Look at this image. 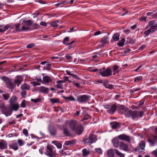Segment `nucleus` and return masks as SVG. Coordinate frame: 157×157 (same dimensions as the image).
Returning <instances> with one entry per match:
<instances>
[{
    "label": "nucleus",
    "mask_w": 157,
    "mask_h": 157,
    "mask_svg": "<svg viewBox=\"0 0 157 157\" xmlns=\"http://www.w3.org/2000/svg\"><path fill=\"white\" fill-rule=\"evenodd\" d=\"M57 84L56 86L58 88L62 89L63 88V85L62 83H65V81L63 80H60L57 82Z\"/></svg>",
    "instance_id": "26"
},
{
    "label": "nucleus",
    "mask_w": 157,
    "mask_h": 157,
    "mask_svg": "<svg viewBox=\"0 0 157 157\" xmlns=\"http://www.w3.org/2000/svg\"><path fill=\"white\" fill-rule=\"evenodd\" d=\"M69 40V38L68 37H66L63 39V44H66L67 43H65V42Z\"/></svg>",
    "instance_id": "52"
},
{
    "label": "nucleus",
    "mask_w": 157,
    "mask_h": 157,
    "mask_svg": "<svg viewBox=\"0 0 157 157\" xmlns=\"http://www.w3.org/2000/svg\"><path fill=\"white\" fill-rule=\"evenodd\" d=\"M119 108L120 109L122 110L124 112H126L125 115H127V113L128 111H129L128 110L127 108L121 105L119 107Z\"/></svg>",
    "instance_id": "33"
},
{
    "label": "nucleus",
    "mask_w": 157,
    "mask_h": 157,
    "mask_svg": "<svg viewBox=\"0 0 157 157\" xmlns=\"http://www.w3.org/2000/svg\"><path fill=\"white\" fill-rule=\"evenodd\" d=\"M2 96L5 100H7L10 97V95L9 94H2Z\"/></svg>",
    "instance_id": "42"
},
{
    "label": "nucleus",
    "mask_w": 157,
    "mask_h": 157,
    "mask_svg": "<svg viewBox=\"0 0 157 157\" xmlns=\"http://www.w3.org/2000/svg\"><path fill=\"white\" fill-rule=\"evenodd\" d=\"M44 150V147H40V149L39 150V151L41 154H42L43 153Z\"/></svg>",
    "instance_id": "60"
},
{
    "label": "nucleus",
    "mask_w": 157,
    "mask_h": 157,
    "mask_svg": "<svg viewBox=\"0 0 157 157\" xmlns=\"http://www.w3.org/2000/svg\"><path fill=\"white\" fill-rule=\"evenodd\" d=\"M117 107L115 105H110L109 109H108L107 111L109 113L113 114L115 112Z\"/></svg>",
    "instance_id": "20"
},
{
    "label": "nucleus",
    "mask_w": 157,
    "mask_h": 157,
    "mask_svg": "<svg viewBox=\"0 0 157 157\" xmlns=\"http://www.w3.org/2000/svg\"><path fill=\"white\" fill-rule=\"evenodd\" d=\"M115 154L120 157H124V155L117 149H110L107 151V155L109 157H115Z\"/></svg>",
    "instance_id": "3"
},
{
    "label": "nucleus",
    "mask_w": 157,
    "mask_h": 157,
    "mask_svg": "<svg viewBox=\"0 0 157 157\" xmlns=\"http://www.w3.org/2000/svg\"><path fill=\"white\" fill-rule=\"evenodd\" d=\"M56 146L58 148L60 149L62 148V145L61 144H60V143H58L56 144Z\"/></svg>",
    "instance_id": "57"
},
{
    "label": "nucleus",
    "mask_w": 157,
    "mask_h": 157,
    "mask_svg": "<svg viewBox=\"0 0 157 157\" xmlns=\"http://www.w3.org/2000/svg\"><path fill=\"white\" fill-rule=\"evenodd\" d=\"M147 17H141L139 18V20L141 21H146V19Z\"/></svg>",
    "instance_id": "53"
},
{
    "label": "nucleus",
    "mask_w": 157,
    "mask_h": 157,
    "mask_svg": "<svg viewBox=\"0 0 157 157\" xmlns=\"http://www.w3.org/2000/svg\"><path fill=\"white\" fill-rule=\"evenodd\" d=\"M110 124L112 128L114 129L117 128L119 126V123L116 122H111Z\"/></svg>",
    "instance_id": "29"
},
{
    "label": "nucleus",
    "mask_w": 157,
    "mask_h": 157,
    "mask_svg": "<svg viewBox=\"0 0 157 157\" xmlns=\"http://www.w3.org/2000/svg\"><path fill=\"white\" fill-rule=\"evenodd\" d=\"M152 140H153L154 142H155V144L157 141V136H153L152 138Z\"/></svg>",
    "instance_id": "55"
},
{
    "label": "nucleus",
    "mask_w": 157,
    "mask_h": 157,
    "mask_svg": "<svg viewBox=\"0 0 157 157\" xmlns=\"http://www.w3.org/2000/svg\"><path fill=\"white\" fill-rule=\"evenodd\" d=\"M59 21L58 20L54 21L50 23L51 25L53 27H55L57 26L59 23Z\"/></svg>",
    "instance_id": "30"
},
{
    "label": "nucleus",
    "mask_w": 157,
    "mask_h": 157,
    "mask_svg": "<svg viewBox=\"0 0 157 157\" xmlns=\"http://www.w3.org/2000/svg\"><path fill=\"white\" fill-rule=\"evenodd\" d=\"M120 35L117 33L114 34L112 38L115 41H117L119 39Z\"/></svg>",
    "instance_id": "31"
},
{
    "label": "nucleus",
    "mask_w": 157,
    "mask_h": 157,
    "mask_svg": "<svg viewBox=\"0 0 157 157\" xmlns=\"http://www.w3.org/2000/svg\"><path fill=\"white\" fill-rule=\"evenodd\" d=\"M10 147L15 151L18 149V147L17 144L16 142H13L10 145Z\"/></svg>",
    "instance_id": "25"
},
{
    "label": "nucleus",
    "mask_w": 157,
    "mask_h": 157,
    "mask_svg": "<svg viewBox=\"0 0 157 157\" xmlns=\"http://www.w3.org/2000/svg\"><path fill=\"white\" fill-rule=\"evenodd\" d=\"M34 21L30 20H27L23 21L22 23L23 26L22 27V31H27L30 29L29 26L31 25Z\"/></svg>",
    "instance_id": "4"
},
{
    "label": "nucleus",
    "mask_w": 157,
    "mask_h": 157,
    "mask_svg": "<svg viewBox=\"0 0 157 157\" xmlns=\"http://www.w3.org/2000/svg\"><path fill=\"white\" fill-rule=\"evenodd\" d=\"M21 88L22 90H29L30 89V86L27 84L24 83L21 85Z\"/></svg>",
    "instance_id": "28"
},
{
    "label": "nucleus",
    "mask_w": 157,
    "mask_h": 157,
    "mask_svg": "<svg viewBox=\"0 0 157 157\" xmlns=\"http://www.w3.org/2000/svg\"><path fill=\"white\" fill-rule=\"evenodd\" d=\"M1 78L6 82V85L8 88L12 89L14 88L15 87V85L12 83L9 78L6 77H2Z\"/></svg>",
    "instance_id": "6"
},
{
    "label": "nucleus",
    "mask_w": 157,
    "mask_h": 157,
    "mask_svg": "<svg viewBox=\"0 0 157 157\" xmlns=\"http://www.w3.org/2000/svg\"><path fill=\"white\" fill-rule=\"evenodd\" d=\"M145 144L144 141H142L140 143L139 146L138 147V151L139 152H143L144 151V148L145 147Z\"/></svg>",
    "instance_id": "19"
},
{
    "label": "nucleus",
    "mask_w": 157,
    "mask_h": 157,
    "mask_svg": "<svg viewBox=\"0 0 157 157\" xmlns=\"http://www.w3.org/2000/svg\"><path fill=\"white\" fill-rule=\"evenodd\" d=\"M45 154L49 156V157H52L53 153L52 151V147L48 146H47V150Z\"/></svg>",
    "instance_id": "13"
},
{
    "label": "nucleus",
    "mask_w": 157,
    "mask_h": 157,
    "mask_svg": "<svg viewBox=\"0 0 157 157\" xmlns=\"http://www.w3.org/2000/svg\"><path fill=\"white\" fill-rule=\"evenodd\" d=\"M66 124H68L70 129L73 131L75 130L78 126L77 122L75 121H67L66 122Z\"/></svg>",
    "instance_id": "7"
},
{
    "label": "nucleus",
    "mask_w": 157,
    "mask_h": 157,
    "mask_svg": "<svg viewBox=\"0 0 157 157\" xmlns=\"http://www.w3.org/2000/svg\"><path fill=\"white\" fill-rule=\"evenodd\" d=\"M75 142L74 140H70L66 141L65 142V144L66 145H71L74 144Z\"/></svg>",
    "instance_id": "36"
},
{
    "label": "nucleus",
    "mask_w": 157,
    "mask_h": 157,
    "mask_svg": "<svg viewBox=\"0 0 157 157\" xmlns=\"http://www.w3.org/2000/svg\"><path fill=\"white\" fill-rule=\"evenodd\" d=\"M19 107L18 104L17 103L10 104V108L12 111L13 110L17 111L19 109Z\"/></svg>",
    "instance_id": "15"
},
{
    "label": "nucleus",
    "mask_w": 157,
    "mask_h": 157,
    "mask_svg": "<svg viewBox=\"0 0 157 157\" xmlns=\"http://www.w3.org/2000/svg\"><path fill=\"white\" fill-rule=\"evenodd\" d=\"M147 141L149 143L150 145L152 146H153L155 144V142H154L153 140L152 139H147Z\"/></svg>",
    "instance_id": "46"
},
{
    "label": "nucleus",
    "mask_w": 157,
    "mask_h": 157,
    "mask_svg": "<svg viewBox=\"0 0 157 157\" xmlns=\"http://www.w3.org/2000/svg\"><path fill=\"white\" fill-rule=\"evenodd\" d=\"M23 133L26 136H28V132L26 129H24L23 131Z\"/></svg>",
    "instance_id": "56"
},
{
    "label": "nucleus",
    "mask_w": 157,
    "mask_h": 157,
    "mask_svg": "<svg viewBox=\"0 0 157 157\" xmlns=\"http://www.w3.org/2000/svg\"><path fill=\"white\" fill-rule=\"evenodd\" d=\"M101 33V32L100 31H98L95 32L94 34V35L95 36H97L99 34H100Z\"/></svg>",
    "instance_id": "63"
},
{
    "label": "nucleus",
    "mask_w": 157,
    "mask_h": 157,
    "mask_svg": "<svg viewBox=\"0 0 157 157\" xmlns=\"http://www.w3.org/2000/svg\"><path fill=\"white\" fill-rule=\"evenodd\" d=\"M35 44H31L27 45L26 47L28 48H33Z\"/></svg>",
    "instance_id": "54"
},
{
    "label": "nucleus",
    "mask_w": 157,
    "mask_h": 157,
    "mask_svg": "<svg viewBox=\"0 0 157 157\" xmlns=\"http://www.w3.org/2000/svg\"><path fill=\"white\" fill-rule=\"evenodd\" d=\"M22 80L23 79L22 76H18L15 78L14 82L15 84L17 85V86H18L21 83Z\"/></svg>",
    "instance_id": "14"
},
{
    "label": "nucleus",
    "mask_w": 157,
    "mask_h": 157,
    "mask_svg": "<svg viewBox=\"0 0 157 157\" xmlns=\"http://www.w3.org/2000/svg\"><path fill=\"white\" fill-rule=\"evenodd\" d=\"M1 108L2 113L5 114L6 117L9 116L11 115L12 110L10 108H8L4 105H2L1 107Z\"/></svg>",
    "instance_id": "9"
},
{
    "label": "nucleus",
    "mask_w": 157,
    "mask_h": 157,
    "mask_svg": "<svg viewBox=\"0 0 157 157\" xmlns=\"http://www.w3.org/2000/svg\"><path fill=\"white\" fill-rule=\"evenodd\" d=\"M31 100L33 102L35 103H36L40 101V98H38L35 99H32Z\"/></svg>",
    "instance_id": "51"
},
{
    "label": "nucleus",
    "mask_w": 157,
    "mask_h": 157,
    "mask_svg": "<svg viewBox=\"0 0 157 157\" xmlns=\"http://www.w3.org/2000/svg\"><path fill=\"white\" fill-rule=\"evenodd\" d=\"M17 142L20 146H22L24 144V141L21 140H17Z\"/></svg>",
    "instance_id": "48"
},
{
    "label": "nucleus",
    "mask_w": 157,
    "mask_h": 157,
    "mask_svg": "<svg viewBox=\"0 0 157 157\" xmlns=\"http://www.w3.org/2000/svg\"><path fill=\"white\" fill-rule=\"evenodd\" d=\"M82 152L83 154V155L84 156H86L88 155L90 153V151L86 149H83L82 151Z\"/></svg>",
    "instance_id": "37"
},
{
    "label": "nucleus",
    "mask_w": 157,
    "mask_h": 157,
    "mask_svg": "<svg viewBox=\"0 0 157 157\" xmlns=\"http://www.w3.org/2000/svg\"><path fill=\"white\" fill-rule=\"evenodd\" d=\"M119 139L118 138V137H115L112 140V143L114 147L115 148H117L119 146Z\"/></svg>",
    "instance_id": "22"
},
{
    "label": "nucleus",
    "mask_w": 157,
    "mask_h": 157,
    "mask_svg": "<svg viewBox=\"0 0 157 157\" xmlns=\"http://www.w3.org/2000/svg\"><path fill=\"white\" fill-rule=\"evenodd\" d=\"M120 70L119 67L116 65H114L113 69V75H115L116 74H118Z\"/></svg>",
    "instance_id": "24"
},
{
    "label": "nucleus",
    "mask_w": 157,
    "mask_h": 157,
    "mask_svg": "<svg viewBox=\"0 0 157 157\" xmlns=\"http://www.w3.org/2000/svg\"><path fill=\"white\" fill-rule=\"evenodd\" d=\"M140 88H132L131 89L130 91L131 92V94H132V93H133L135 92H136V91H137L138 90H140Z\"/></svg>",
    "instance_id": "47"
},
{
    "label": "nucleus",
    "mask_w": 157,
    "mask_h": 157,
    "mask_svg": "<svg viewBox=\"0 0 157 157\" xmlns=\"http://www.w3.org/2000/svg\"><path fill=\"white\" fill-rule=\"evenodd\" d=\"M83 114H84V117L82 120V121H84L88 120L89 118V115L88 114H86V113H83Z\"/></svg>",
    "instance_id": "43"
},
{
    "label": "nucleus",
    "mask_w": 157,
    "mask_h": 157,
    "mask_svg": "<svg viewBox=\"0 0 157 157\" xmlns=\"http://www.w3.org/2000/svg\"><path fill=\"white\" fill-rule=\"evenodd\" d=\"M118 138L122 140H125L129 141L130 140V137L124 135H121L118 136Z\"/></svg>",
    "instance_id": "21"
},
{
    "label": "nucleus",
    "mask_w": 157,
    "mask_h": 157,
    "mask_svg": "<svg viewBox=\"0 0 157 157\" xmlns=\"http://www.w3.org/2000/svg\"><path fill=\"white\" fill-rule=\"evenodd\" d=\"M145 101V100L144 99H142L139 102H137V105L138 106H141L144 104Z\"/></svg>",
    "instance_id": "41"
},
{
    "label": "nucleus",
    "mask_w": 157,
    "mask_h": 157,
    "mask_svg": "<svg viewBox=\"0 0 157 157\" xmlns=\"http://www.w3.org/2000/svg\"><path fill=\"white\" fill-rule=\"evenodd\" d=\"M50 133L52 135H55L56 133V131L55 130H54L53 131H51L50 132Z\"/></svg>",
    "instance_id": "64"
},
{
    "label": "nucleus",
    "mask_w": 157,
    "mask_h": 157,
    "mask_svg": "<svg viewBox=\"0 0 157 157\" xmlns=\"http://www.w3.org/2000/svg\"><path fill=\"white\" fill-rule=\"evenodd\" d=\"M145 47V46L144 45H142L139 47V49L140 50H143Z\"/></svg>",
    "instance_id": "62"
},
{
    "label": "nucleus",
    "mask_w": 157,
    "mask_h": 157,
    "mask_svg": "<svg viewBox=\"0 0 157 157\" xmlns=\"http://www.w3.org/2000/svg\"><path fill=\"white\" fill-rule=\"evenodd\" d=\"M103 84L106 88L110 89H112L113 88V85L109 84L107 83H104Z\"/></svg>",
    "instance_id": "32"
},
{
    "label": "nucleus",
    "mask_w": 157,
    "mask_h": 157,
    "mask_svg": "<svg viewBox=\"0 0 157 157\" xmlns=\"http://www.w3.org/2000/svg\"><path fill=\"white\" fill-rule=\"evenodd\" d=\"M97 140L95 135L90 134L89 137L84 139L83 141L85 144H91L95 142Z\"/></svg>",
    "instance_id": "5"
},
{
    "label": "nucleus",
    "mask_w": 157,
    "mask_h": 157,
    "mask_svg": "<svg viewBox=\"0 0 157 157\" xmlns=\"http://www.w3.org/2000/svg\"><path fill=\"white\" fill-rule=\"evenodd\" d=\"M71 76L72 77H73L75 79H80V78L78 76H77V75H75V74H73Z\"/></svg>",
    "instance_id": "59"
},
{
    "label": "nucleus",
    "mask_w": 157,
    "mask_h": 157,
    "mask_svg": "<svg viewBox=\"0 0 157 157\" xmlns=\"http://www.w3.org/2000/svg\"><path fill=\"white\" fill-rule=\"evenodd\" d=\"M83 128L81 126H78L74 131L77 134L80 135L83 132Z\"/></svg>",
    "instance_id": "16"
},
{
    "label": "nucleus",
    "mask_w": 157,
    "mask_h": 157,
    "mask_svg": "<svg viewBox=\"0 0 157 157\" xmlns=\"http://www.w3.org/2000/svg\"><path fill=\"white\" fill-rule=\"evenodd\" d=\"M155 21H150L148 24V25L150 27L147 31H144V34L146 36H147L148 35L154 32L157 30V24H155Z\"/></svg>",
    "instance_id": "1"
},
{
    "label": "nucleus",
    "mask_w": 157,
    "mask_h": 157,
    "mask_svg": "<svg viewBox=\"0 0 157 157\" xmlns=\"http://www.w3.org/2000/svg\"><path fill=\"white\" fill-rule=\"evenodd\" d=\"M125 41V39L123 38L117 44L120 47H122L124 45Z\"/></svg>",
    "instance_id": "38"
},
{
    "label": "nucleus",
    "mask_w": 157,
    "mask_h": 157,
    "mask_svg": "<svg viewBox=\"0 0 157 157\" xmlns=\"http://www.w3.org/2000/svg\"><path fill=\"white\" fill-rule=\"evenodd\" d=\"M119 149L125 151H127L130 150L128 145L123 142H121L119 145Z\"/></svg>",
    "instance_id": "11"
},
{
    "label": "nucleus",
    "mask_w": 157,
    "mask_h": 157,
    "mask_svg": "<svg viewBox=\"0 0 157 157\" xmlns=\"http://www.w3.org/2000/svg\"><path fill=\"white\" fill-rule=\"evenodd\" d=\"M142 77L141 76H137L134 78V81L139 82L142 80Z\"/></svg>",
    "instance_id": "40"
},
{
    "label": "nucleus",
    "mask_w": 157,
    "mask_h": 157,
    "mask_svg": "<svg viewBox=\"0 0 157 157\" xmlns=\"http://www.w3.org/2000/svg\"><path fill=\"white\" fill-rule=\"evenodd\" d=\"M9 28H11V27H10L8 25H6L4 27L1 28L2 29V32L3 33L5 31L7 30Z\"/></svg>",
    "instance_id": "44"
},
{
    "label": "nucleus",
    "mask_w": 157,
    "mask_h": 157,
    "mask_svg": "<svg viewBox=\"0 0 157 157\" xmlns=\"http://www.w3.org/2000/svg\"><path fill=\"white\" fill-rule=\"evenodd\" d=\"M63 98L66 100H69L71 101H74L75 100V98L72 96H70L67 97L63 96Z\"/></svg>",
    "instance_id": "35"
},
{
    "label": "nucleus",
    "mask_w": 157,
    "mask_h": 157,
    "mask_svg": "<svg viewBox=\"0 0 157 157\" xmlns=\"http://www.w3.org/2000/svg\"><path fill=\"white\" fill-rule=\"evenodd\" d=\"M17 100V98L15 96H12L10 100V104L16 103L15 101Z\"/></svg>",
    "instance_id": "34"
},
{
    "label": "nucleus",
    "mask_w": 157,
    "mask_h": 157,
    "mask_svg": "<svg viewBox=\"0 0 157 157\" xmlns=\"http://www.w3.org/2000/svg\"><path fill=\"white\" fill-rule=\"evenodd\" d=\"M108 39V38L107 36L103 37L101 39V42L104 45L109 43Z\"/></svg>",
    "instance_id": "27"
},
{
    "label": "nucleus",
    "mask_w": 157,
    "mask_h": 157,
    "mask_svg": "<svg viewBox=\"0 0 157 157\" xmlns=\"http://www.w3.org/2000/svg\"><path fill=\"white\" fill-rule=\"evenodd\" d=\"M49 90L48 88L43 86L39 88V91L44 94H47L48 93Z\"/></svg>",
    "instance_id": "18"
},
{
    "label": "nucleus",
    "mask_w": 157,
    "mask_h": 157,
    "mask_svg": "<svg viewBox=\"0 0 157 157\" xmlns=\"http://www.w3.org/2000/svg\"><path fill=\"white\" fill-rule=\"evenodd\" d=\"M144 114V112L142 111H139L136 110L128 111L127 113V116L128 117H131L132 119L134 120L138 117H142Z\"/></svg>",
    "instance_id": "2"
},
{
    "label": "nucleus",
    "mask_w": 157,
    "mask_h": 157,
    "mask_svg": "<svg viewBox=\"0 0 157 157\" xmlns=\"http://www.w3.org/2000/svg\"><path fill=\"white\" fill-rule=\"evenodd\" d=\"M40 25H41L44 26H46L47 25V23L44 21H42L40 23Z\"/></svg>",
    "instance_id": "61"
},
{
    "label": "nucleus",
    "mask_w": 157,
    "mask_h": 157,
    "mask_svg": "<svg viewBox=\"0 0 157 157\" xmlns=\"http://www.w3.org/2000/svg\"><path fill=\"white\" fill-rule=\"evenodd\" d=\"M13 26V27L11 28H15L17 30H19V24H15Z\"/></svg>",
    "instance_id": "50"
},
{
    "label": "nucleus",
    "mask_w": 157,
    "mask_h": 157,
    "mask_svg": "<svg viewBox=\"0 0 157 157\" xmlns=\"http://www.w3.org/2000/svg\"><path fill=\"white\" fill-rule=\"evenodd\" d=\"M95 150L96 152L99 154H102V151L101 148H95Z\"/></svg>",
    "instance_id": "45"
},
{
    "label": "nucleus",
    "mask_w": 157,
    "mask_h": 157,
    "mask_svg": "<svg viewBox=\"0 0 157 157\" xmlns=\"http://www.w3.org/2000/svg\"><path fill=\"white\" fill-rule=\"evenodd\" d=\"M62 128L63 130L64 134L66 136H68L70 135L69 132L67 129V128L66 125H63L62 126Z\"/></svg>",
    "instance_id": "23"
},
{
    "label": "nucleus",
    "mask_w": 157,
    "mask_h": 157,
    "mask_svg": "<svg viewBox=\"0 0 157 157\" xmlns=\"http://www.w3.org/2000/svg\"><path fill=\"white\" fill-rule=\"evenodd\" d=\"M89 100V97L86 95L79 96L77 98L78 101L80 102L85 103Z\"/></svg>",
    "instance_id": "10"
},
{
    "label": "nucleus",
    "mask_w": 157,
    "mask_h": 157,
    "mask_svg": "<svg viewBox=\"0 0 157 157\" xmlns=\"http://www.w3.org/2000/svg\"><path fill=\"white\" fill-rule=\"evenodd\" d=\"M26 102L25 100H23L22 101L21 103V107L22 108L25 107H26Z\"/></svg>",
    "instance_id": "49"
},
{
    "label": "nucleus",
    "mask_w": 157,
    "mask_h": 157,
    "mask_svg": "<svg viewBox=\"0 0 157 157\" xmlns=\"http://www.w3.org/2000/svg\"><path fill=\"white\" fill-rule=\"evenodd\" d=\"M33 26L34 27L35 29H37L39 27V25L36 23H34L33 25Z\"/></svg>",
    "instance_id": "58"
},
{
    "label": "nucleus",
    "mask_w": 157,
    "mask_h": 157,
    "mask_svg": "<svg viewBox=\"0 0 157 157\" xmlns=\"http://www.w3.org/2000/svg\"><path fill=\"white\" fill-rule=\"evenodd\" d=\"M49 100L53 104L56 103L59 101V99L57 98H50Z\"/></svg>",
    "instance_id": "39"
},
{
    "label": "nucleus",
    "mask_w": 157,
    "mask_h": 157,
    "mask_svg": "<svg viewBox=\"0 0 157 157\" xmlns=\"http://www.w3.org/2000/svg\"><path fill=\"white\" fill-rule=\"evenodd\" d=\"M99 73L102 77H108L112 75V71L109 68H108L102 71L99 72Z\"/></svg>",
    "instance_id": "8"
},
{
    "label": "nucleus",
    "mask_w": 157,
    "mask_h": 157,
    "mask_svg": "<svg viewBox=\"0 0 157 157\" xmlns=\"http://www.w3.org/2000/svg\"><path fill=\"white\" fill-rule=\"evenodd\" d=\"M7 147V142L4 140H2L0 142V149H4Z\"/></svg>",
    "instance_id": "17"
},
{
    "label": "nucleus",
    "mask_w": 157,
    "mask_h": 157,
    "mask_svg": "<svg viewBox=\"0 0 157 157\" xmlns=\"http://www.w3.org/2000/svg\"><path fill=\"white\" fill-rule=\"evenodd\" d=\"M52 80L48 75H46L43 77L42 83L44 84H47L50 82H52Z\"/></svg>",
    "instance_id": "12"
}]
</instances>
